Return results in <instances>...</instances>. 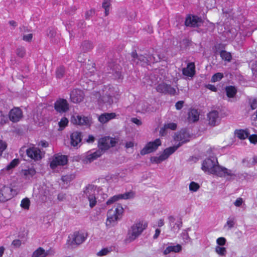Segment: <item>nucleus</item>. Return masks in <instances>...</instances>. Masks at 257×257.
Segmentation results:
<instances>
[{"label":"nucleus","instance_id":"20","mask_svg":"<svg viewBox=\"0 0 257 257\" xmlns=\"http://www.w3.org/2000/svg\"><path fill=\"white\" fill-rule=\"evenodd\" d=\"M23 117V113L20 108L15 107L9 112V118L13 122L19 121Z\"/></svg>","mask_w":257,"mask_h":257},{"label":"nucleus","instance_id":"38","mask_svg":"<svg viewBox=\"0 0 257 257\" xmlns=\"http://www.w3.org/2000/svg\"><path fill=\"white\" fill-rule=\"evenodd\" d=\"M220 55L223 60L228 62L230 61L232 58L231 54L224 50L220 51Z\"/></svg>","mask_w":257,"mask_h":257},{"label":"nucleus","instance_id":"52","mask_svg":"<svg viewBox=\"0 0 257 257\" xmlns=\"http://www.w3.org/2000/svg\"><path fill=\"white\" fill-rule=\"evenodd\" d=\"M8 121V117L6 115H5L2 112H0V123L2 124L6 123Z\"/></svg>","mask_w":257,"mask_h":257},{"label":"nucleus","instance_id":"18","mask_svg":"<svg viewBox=\"0 0 257 257\" xmlns=\"http://www.w3.org/2000/svg\"><path fill=\"white\" fill-rule=\"evenodd\" d=\"M55 110L60 113H64L67 111L69 109V103L65 99H59L57 100L54 104Z\"/></svg>","mask_w":257,"mask_h":257},{"label":"nucleus","instance_id":"50","mask_svg":"<svg viewBox=\"0 0 257 257\" xmlns=\"http://www.w3.org/2000/svg\"><path fill=\"white\" fill-rule=\"evenodd\" d=\"M148 59H149V64H151V63H153L155 62H157L160 59L159 56H158L157 55H154L151 56L149 57V58Z\"/></svg>","mask_w":257,"mask_h":257},{"label":"nucleus","instance_id":"44","mask_svg":"<svg viewBox=\"0 0 257 257\" xmlns=\"http://www.w3.org/2000/svg\"><path fill=\"white\" fill-rule=\"evenodd\" d=\"M19 163V161L18 159H14L13 160L6 168L7 170H10L12 168H15L17 166Z\"/></svg>","mask_w":257,"mask_h":257},{"label":"nucleus","instance_id":"59","mask_svg":"<svg viewBox=\"0 0 257 257\" xmlns=\"http://www.w3.org/2000/svg\"><path fill=\"white\" fill-rule=\"evenodd\" d=\"M131 121L134 123H135L136 125H137L138 126H140V125H141L142 124V121L136 118V117H133L131 118Z\"/></svg>","mask_w":257,"mask_h":257},{"label":"nucleus","instance_id":"62","mask_svg":"<svg viewBox=\"0 0 257 257\" xmlns=\"http://www.w3.org/2000/svg\"><path fill=\"white\" fill-rule=\"evenodd\" d=\"M22 242L19 239H15L12 242V245L15 247H19L21 245Z\"/></svg>","mask_w":257,"mask_h":257},{"label":"nucleus","instance_id":"31","mask_svg":"<svg viewBox=\"0 0 257 257\" xmlns=\"http://www.w3.org/2000/svg\"><path fill=\"white\" fill-rule=\"evenodd\" d=\"M48 254V253L43 248L39 247L33 252L32 257H46Z\"/></svg>","mask_w":257,"mask_h":257},{"label":"nucleus","instance_id":"21","mask_svg":"<svg viewBox=\"0 0 257 257\" xmlns=\"http://www.w3.org/2000/svg\"><path fill=\"white\" fill-rule=\"evenodd\" d=\"M201 19L194 16H188L185 21V25L189 27H199L202 24Z\"/></svg>","mask_w":257,"mask_h":257},{"label":"nucleus","instance_id":"15","mask_svg":"<svg viewBox=\"0 0 257 257\" xmlns=\"http://www.w3.org/2000/svg\"><path fill=\"white\" fill-rule=\"evenodd\" d=\"M95 192V187L94 185H88L84 191V193L87 196L89 201V206L91 208L94 207L96 204Z\"/></svg>","mask_w":257,"mask_h":257},{"label":"nucleus","instance_id":"56","mask_svg":"<svg viewBox=\"0 0 257 257\" xmlns=\"http://www.w3.org/2000/svg\"><path fill=\"white\" fill-rule=\"evenodd\" d=\"M243 201L242 198L239 197L236 199V200L234 201L233 204L236 207H240L243 204Z\"/></svg>","mask_w":257,"mask_h":257},{"label":"nucleus","instance_id":"48","mask_svg":"<svg viewBox=\"0 0 257 257\" xmlns=\"http://www.w3.org/2000/svg\"><path fill=\"white\" fill-rule=\"evenodd\" d=\"M177 128V124L174 122L166 123L164 126V130L170 129L171 130H175Z\"/></svg>","mask_w":257,"mask_h":257},{"label":"nucleus","instance_id":"57","mask_svg":"<svg viewBox=\"0 0 257 257\" xmlns=\"http://www.w3.org/2000/svg\"><path fill=\"white\" fill-rule=\"evenodd\" d=\"M217 243L219 245H224L226 242V239L224 237H219L216 240Z\"/></svg>","mask_w":257,"mask_h":257},{"label":"nucleus","instance_id":"6","mask_svg":"<svg viewBox=\"0 0 257 257\" xmlns=\"http://www.w3.org/2000/svg\"><path fill=\"white\" fill-rule=\"evenodd\" d=\"M118 143V139L115 138L110 137H104L100 139L98 142L99 150L101 151L98 152L97 151V157H100L102 153L110 147H114Z\"/></svg>","mask_w":257,"mask_h":257},{"label":"nucleus","instance_id":"28","mask_svg":"<svg viewBox=\"0 0 257 257\" xmlns=\"http://www.w3.org/2000/svg\"><path fill=\"white\" fill-rule=\"evenodd\" d=\"M96 159V151L91 152L89 151L85 155L84 158L82 159L84 163H90Z\"/></svg>","mask_w":257,"mask_h":257},{"label":"nucleus","instance_id":"27","mask_svg":"<svg viewBox=\"0 0 257 257\" xmlns=\"http://www.w3.org/2000/svg\"><path fill=\"white\" fill-rule=\"evenodd\" d=\"M115 117L116 114L115 113H104L99 116L98 120L101 123H105Z\"/></svg>","mask_w":257,"mask_h":257},{"label":"nucleus","instance_id":"42","mask_svg":"<svg viewBox=\"0 0 257 257\" xmlns=\"http://www.w3.org/2000/svg\"><path fill=\"white\" fill-rule=\"evenodd\" d=\"M16 53L18 57L23 58L26 54V50L24 47L20 46L17 48Z\"/></svg>","mask_w":257,"mask_h":257},{"label":"nucleus","instance_id":"41","mask_svg":"<svg viewBox=\"0 0 257 257\" xmlns=\"http://www.w3.org/2000/svg\"><path fill=\"white\" fill-rule=\"evenodd\" d=\"M75 178V176L73 174H67L66 175L62 176L61 180L64 183L68 184L70 182Z\"/></svg>","mask_w":257,"mask_h":257},{"label":"nucleus","instance_id":"24","mask_svg":"<svg viewBox=\"0 0 257 257\" xmlns=\"http://www.w3.org/2000/svg\"><path fill=\"white\" fill-rule=\"evenodd\" d=\"M183 74L187 77H193L195 73V66L193 62L189 63L186 68L182 70Z\"/></svg>","mask_w":257,"mask_h":257},{"label":"nucleus","instance_id":"60","mask_svg":"<svg viewBox=\"0 0 257 257\" xmlns=\"http://www.w3.org/2000/svg\"><path fill=\"white\" fill-rule=\"evenodd\" d=\"M249 140L250 142V143L253 144H256L257 143V135H252L249 136Z\"/></svg>","mask_w":257,"mask_h":257},{"label":"nucleus","instance_id":"36","mask_svg":"<svg viewBox=\"0 0 257 257\" xmlns=\"http://www.w3.org/2000/svg\"><path fill=\"white\" fill-rule=\"evenodd\" d=\"M92 47V44L88 41H84L83 42L80 46L81 50L84 52L89 51Z\"/></svg>","mask_w":257,"mask_h":257},{"label":"nucleus","instance_id":"43","mask_svg":"<svg viewBox=\"0 0 257 257\" xmlns=\"http://www.w3.org/2000/svg\"><path fill=\"white\" fill-rule=\"evenodd\" d=\"M199 185L195 182H191L189 186L190 191L192 192L197 191L199 189Z\"/></svg>","mask_w":257,"mask_h":257},{"label":"nucleus","instance_id":"19","mask_svg":"<svg viewBox=\"0 0 257 257\" xmlns=\"http://www.w3.org/2000/svg\"><path fill=\"white\" fill-rule=\"evenodd\" d=\"M156 90L160 93H168L174 95L176 93V89L164 83L159 84L156 87Z\"/></svg>","mask_w":257,"mask_h":257},{"label":"nucleus","instance_id":"33","mask_svg":"<svg viewBox=\"0 0 257 257\" xmlns=\"http://www.w3.org/2000/svg\"><path fill=\"white\" fill-rule=\"evenodd\" d=\"M235 223V218L234 216H229L227 219L224 227L227 230H230L233 228Z\"/></svg>","mask_w":257,"mask_h":257},{"label":"nucleus","instance_id":"8","mask_svg":"<svg viewBox=\"0 0 257 257\" xmlns=\"http://www.w3.org/2000/svg\"><path fill=\"white\" fill-rule=\"evenodd\" d=\"M26 154L29 158L35 161L41 160L45 155V153L42 152L39 148L34 146L27 149Z\"/></svg>","mask_w":257,"mask_h":257},{"label":"nucleus","instance_id":"4","mask_svg":"<svg viewBox=\"0 0 257 257\" xmlns=\"http://www.w3.org/2000/svg\"><path fill=\"white\" fill-rule=\"evenodd\" d=\"M219 166L217 158L212 157L203 161L201 169L205 173L216 175Z\"/></svg>","mask_w":257,"mask_h":257},{"label":"nucleus","instance_id":"14","mask_svg":"<svg viewBox=\"0 0 257 257\" xmlns=\"http://www.w3.org/2000/svg\"><path fill=\"white\" fill-rule=\"evenodd\" d=\"M190 138V134L185 130H181L180 132L176 133L174 136V140L179 142L177 145H179V147L184 143L189 142Z\"/></svg>","mask_w":257,"mask_h":257},{"label":"nucleus","instance_id":"3","mask_svg":"<svg viewBox=\"0 0 257 257\" xmlns=\"http://www.w3.org/2000/svg\"><path fill=\"white\" fill-rule=\"evenodd\" d=\"M87 234L82 231H77L68 236L66 243V246L68 248H75L78 245L82 244L86 240Z\"/></svg>","mask_w":257,"mask_h":257},{"label":"nucleus","instance_id":"63","mask_svg":"<svg viewBox=\"0 0 257 257\" xmlns=\"http://www.w3.org/2000/svg\"><path fill=\"white\" fill-rule=\"evenodd\" d=\"M183 105V101H180L177 102L176 103L175 106H176V108L177 109L179 110L182 108Z\"/></svg>","mask_w":257,"mask_h":257},{"label":"nucleus","instance_id":"40","mask_svg":"<svg viewBox=\"0 0 257 257\" xmlns=\"http://www.w3.org/2000/svg\"><path fill=\"white\" fill-rule=\"evenodd\" d=\"M68 122V119L67 118L65 117L62 118L61 120L58 122V125L59 126L58 130L61 131L63 130L67 125Z\"/></svg>","mask_w":257,"mask_h":257},{"label":"nucleus","instance_id":"47","mask_svg":"<svg viewBox=\"0 0 257 257\" xmlns=\"http://www.w3.org/2000/svg\"><path fill=\"white\" fill-rule=\"evenodd\" d=\"M223 76V75L221 73H217L213 75L211 78V81L212 82H215L220 80Z\"/></svg>","mask_w":257,"mask_h":257},{"label":"nucleus","instance_id":"58","mask_svg":"<svg viewBox=\"0 0 257 257\" xmlns=\"http://www.w3.org/2000/svg\"><path fill=\"white\" fill-rule=\"evenodd\" d=\"M33 38L32 34H29L28 35H24L23 36V40L26 42H30Z\"/></svg>","mask_w":257,"mask_h":257},{"label":"nucleus","instance_id":"53","mask_svg":"<svg viewBox=\"0 0 257 257\" xmlns=\"http://www.w3.org/2000/svg\"><path fill=\"white\" fill-rule=\"evenodd\" d=\"M249 103L251 109L253 110L257 108V100L255 99H250Z\"/></svg>","mask_w":257,"mask_h":257},{"label":"nucleus","instance_id":"34","mask_svg":"<svg viewBox=\"0 0 257 257\" xmlns=\"http://www.w3.org/2000/svg\"><path fill=\"white\" fill-rule=\"evenodd\" d=\"M225 91L227 97L229 98L233 97L236 93L235 88L232 86H227L225 88Z\"/></svg>","mask_w":257,"mask_h":257},{"label":"nucleus","instance_id":"55","mask_svg":"<svg viewBox=\"0 0 257 257\" xmlns=\"http://www.w3.org/2000/svg\"><path fill=\"white\" fill-rule=\"evenodd\" d=\"M110 252V250L107 248H104L102 249L100 251L97 252V255L98 256H103L107 254Z\"/></svg>","mask_w":257,"mask_h":257},{"label":"nucleus","instance_id":"30","mask_svg":"<svg viewBox=\"0 0 257 257\" xmlns=\"http://www.w3.org/2000/svg\"><path fill=\"white\" fill-rule=\"evenodd\" d=\"M181 246L179 244L168 246L164 250L163 253L166 255L171 252H178L181 250Z\"/></svg>","mask_w":257,"mask_h":257},{"label":"nucleus","instance_id":"61","mask_svg":"<svg viewBox=\"0 0 257 257\" xmlns=\"http://www.w3.org/2000/svg\"><path fill=\"white\" fill-rule=\"evenodd\" d=\"M47 35L50 38H52L55 35V31L52 29H49L47 30Z\"/></svg>","mask_w":257,"mask_h":257},{"label":"nucleus","instance_id":"32","mask_svg":"<svg viewBox=\"0 0 257 257\" xmlns=\"http://www.w3.org/2000/svg\"><path fill=\"white\" fill-rule=\"evenodd\" d=\"M134 61L137 64H140L142 66L149 64V59L143 55H140L134 58Z\"/></svg>","mask_w":257,"mask_h":257},{"label":"nucleus","instance_id":"22","mask_svg":"<svg viewBox=\"0 0 257 257\" xmlns=\"http://www.w3.org/2000/svg\"><path fill=\"white\" fill-rule=\"evenodd\" d=\"M71 145L73 147L80 146L82 141V134L79 132H74L70 136Z\"/></svg>","mask_w":257,"mask_h":257},{"label":"nucleus","instance_id":"46","mask_svg":"<svg viewBox=\"0 0 257 257\" xmlns=\"http://www.w3.org/2000/svg\"><path fill=\"white\" fill-rule=\"evenodd\" d=\"M215 251L217 254L220 255H224L226 253V248L224 247L219 246H216Z\"/></svg>","mask_w":257,"mask_h":257},{"label":"nucleus","instance_id":"37","mask_svg":"<svg viewBox=\"0 0 257 257\" xmlns=\"http://www.w3.org/2000/svg\"><path fill=\"white\" fill-rule=\"evenodd\" d=\"M36 171L33 168H29L27 170H23V173L27 177H32L36 174Z\"/></svg>","mask_w":257,"mask_h":257},{"label":"nucleus","instance_id":"64","mask_svg":"<svg viewBox=\"0 0 257 257\" xmlns=\"http://www.w3.org/2000/svg\"><path fill=\"white\" fill-rule=\"evenodd\" d=\"M94 141H95V138L92 135H89L88 136V139H86V142L88 143H93L94 142Z\"/></svg>","mask_w":257,"mask_h":257},{"label":"nucleus","instance_id":"29","mask_svg":"<svg viewBox=\"0 0 257 257\" xmlns=\"http://www.w3.org/2000/svg\"><path fill=\"white\" fill-rule=\"evenodd\" d=\"M199 118V113L196 109H192L188 113V119L190 122L197 121Z\"/></svg>","mask_w":257,"mask_h":257},{"label":"nucleus","instance_id":"39","mask_svg":"<svg viewBox=\"0 0 257 257\" xmlns=\"http://www.w3.org/2000/svg\"><path fill=\"white\" fill-rule=\"evenodd\" d=\"M236 136L240 139L244 140L248 137L247 133L242 130L236 131L235 132Z\"/></svg>","mask_w":257,"mask_h":257},{"label":"nucleus","instance_id":"51","mask_svg":"<svg viewBox=\"0 0 257 257\" xmlns=\"http://www.w3.org/2000/svg\"><path fill=\"white\" fill-rule=\"evenodd\" d=\"M190 230L189 228H188L186 230H184L182 233H181V236L184 239V240L186 242H188L190 240V238L188 235L187 231Z\"/></svg>","mask_w":257,"mask_h":257},{"label":"nucleus","instance_id":"9","mask_svg":"<svg viewBox=\"0 0 257 257\" xmlns=\"http://www.w3.org/2000/svg\"><path fill=\"white\" fill-rule=\"evenodd\" d=\"M68 159L66 156L56 154L52 158L50 167L52 169H56L58 166H64L67 163Z\"/></svg>","mask_w":257,"mask_h":257},{"label":"nucleus","instance_id":"5","mask_svg":"<svg viewBox=\"0 0 257 257\" xmlns=\"http://www.w3.org/2000/svg\"><path fill=\"white\" fill-rule=\"evenodd\" d=\"M100 96L97 99V102L99 103H107L111 104L113 102V97L114 95V88L109 86H104V89L102 92H99Z\"/></svg>","mask_w":257,"mask_h":257},{"label":"nucleus","instance_id":"25","mask_svg":"<svg viewBox=\"0 0 257 257\" xmlns=\"http://www.w3.org/2000/svg\"><path fill=\"white\" fill-rule=\"evenodd\" d=\"M72 122L76 124L87 125L89 124V120L87 117L77 115L72 117Z\"/></svg>","mask_w":257,"mask_h":257},{"label":"nucleus","instance_id":"45","mask_svg":"<svg viewBox=\"0 0 257 257\" xmlns=\"http://www.w3.org/2000/svg\"><path fill=\"white\" fill-rule=\"evenodd\" d=\"M65 72V69L63 67H59L56 72V77L58 78H61L63 77Z\"/></svg>","mask_w":257,"mask_h":257},{"label":"nucleus","instance_id":"35","mask_svg":"<svg viewBox=\"0 0 257 257\" xmlns=\"http://www.w3.org/2000/svg\"><path fill=\"white\" fill-rule=\"evenodd\" d=\"M111 0H102V7L104 9L105 16L108 15Z\"/></svg>","mask_w":257,"mask_h":257},{"label":"nucleus","instance_id":"10","mask_svg":"<svg viewBox=\"0 0 257 257\" xmlns=\"http://www.w3.org/2000/svg\"><path fill=\"white\" fill-rule=\"evenodd\" d=\"M162 142L159 139H156L154 141L150 142L147 144L145 147L141 151V154L145 155L155 151L161 145Z\"/></svg>","mask_w":257,"mask_h":257},{"label":"nucleus","instance_id":"16","mask_svg":"<svg viewBox=\"0 0 257 257\" xmlns=\"http://www.w3.org/2000/svg\"><path fill=\"white\" fill-rule=\"evenodd\" d=\"M134 196V193L132 191L126 192L122 194L114 195L107 201V202L105 203L104 207H106V205L111 204L119 199H131L133 198Z\"/></svg>","mask_w":257,"mask_h":257},{"label":"nucleus","instance_id":"2","mask_svg":"<svg viewBox=\"0 0 257 257\" xmlns=\"http://www.w3.org/2000/svg\"><path fill=\"white\" fill-rule=\"evenodd\" d=\"M123 212V208L120 204L117 205L114 208L108 210L106 221L107 226L111 227L115 225L119 220Z\"/></svg>","mask_w":257,"mask_h":257},{"label":"nucleus","instance_id":"12","mask_svg":"<svg viewBox=\"0 0 257 257\" xmlns=\"http://www.w3.org/2000/svg\"><path fill=\"white\" fill-rule=\"evenodd\" d=\"M15 194V190L9 186H4L0 191V201L5 202L12 199Z\"/></svg>","mask_w":257,"mask_h":257},{"label":"nucleus","instance_id":"49","mask_svg":"<svg viewBox=\"0 0 257 257\" xmlns=\"http://www.w3.org/2000/svg\"><path fill=\"white\" fill-rule=\"evenodd\" d=\"M21 206L23 208L29 209L30 206L29 199L28 198L23 199L21 201Z\"/></svg>","mask_w":257,"mask_h":257},{"label":"nucleus","instance_id":"13","mask_svg":"<svg viewBox=\"0 0 257 257\" xmlns=\"http://www.w3.org/2000/svg\"><path fill=\"white\" fill-rule=\"evenodd\" d=\"M216 175L220 177H225L228 179H233L236 176L235 170L219 166Z\"/></svg>","mask_w":257,"mask_h":257},{"label":"nucleus","instance_id":"17","mask_svg":"<svg viewBox=\"0 0 257 257\" xmlns=\"http://www.w3.org/2000/svg\"><path fill=\"white\" fill-rule=\"evenodd\" d=\"M70 97L71 102L74 103H79L83 101L84 97V94L82 90L75 89L71 92Z\"/></svg>","mask_w":257,"mask_h":257},{"label":"nucleus","instance_id":"11","mask_svg":"<svg viewBox=\"0 0 257 257\" xmlns=\"http://www.w3.org/2000/svg\"><path fill=\"white\" fill-rule=\"evenodd\" d=\"M168 219L171 231L174 233L178 232L182 226L181 219L171 215L168 217Z\"/></svg>","mask_w":257,"mask_h":257},{"label":"nucleus","instance_id":"7","mask_svg":"<svg viewBox=\"0 0 257 257\" xmlns=\"http://www.w3.org/2000/svg\"><path fill=\"white\" fill-rule=\"evenodd\" d=\"M179 145H176L170 147L165 149L161 155L159 156L152 157L151 158V162L152 163L159 164L167 159L169 157L173 154L178 148Z\"/></svg>","mask_w":257,"mask_h":257},{"label":"nucleus","instance_id":"26","mask_svg":"<svg viewBox=\"0 0 257 257\" xmlns=\"http://www.w3.org/2000/svg\"><path fill=\"white\" fill-rule=\"evenodd\" d=\"M137 112L145 113L149 111L150 108L148 103L145 101H140L136 106Z\"/></svg>","mask_w":257,"mask_h":257},{"label":"nucleus","instance_id":"1","mask_svg":"<svg viewBox=\"0 0 257 257\" xmlns=\"http://www.w3.org/2000/svg\"><path fill=\"white\" fill-rule=\"evenodd\" d=\"M148 226V223L145 221H139L135 223L128 231L125 239L126 243H130L137 239Z\"/></svg>","mask_w":257,"mask_h":257},{"label":"nucleus","instance_id":"54","mask_svg":"<svg viewBox=\"0 0 257 257\" xmlns=\"http://www.w3.org/2000/svg\"><path fill=\"white\" fill-rule=\"evenodd\" d=\"M7 143L3 141V140H0V155H1L3 152L6 150L7 148Z\"/></svg>","mask_w":257,"mask_h":257},{"label":"nucleus","instance_id":"23","mask_svg":"<svg viewBox=\"0 0 257 257\" xmlns=\"http://www.w3.org/2000/svg\"><path fill=\"white\" fill-rule=\"evenodd\" d=\"M208 124L211 126H215L218 124L219 116L217 111H212L208 114Z\"/></svg>","mask_w":257,"mask_h":257}]
</instances>
